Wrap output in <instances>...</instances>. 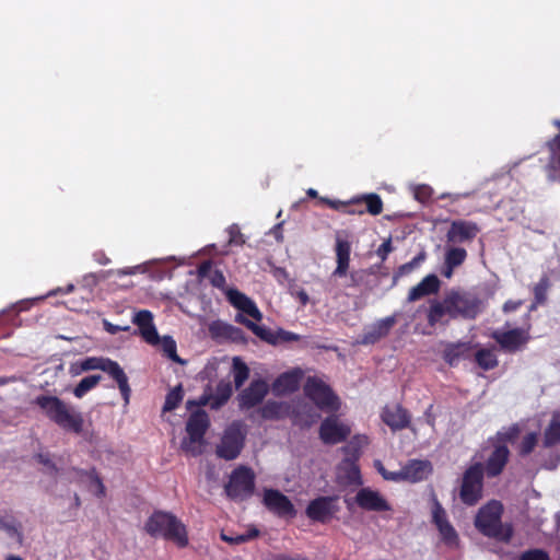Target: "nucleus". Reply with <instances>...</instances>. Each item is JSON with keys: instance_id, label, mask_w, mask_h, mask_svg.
<instances>
[{"instance_id": "f257e3e1", "label": "nucleus", "mask_w": 560, "mask_h": 560, "mask_svg": "<svg viewBox=\"0 0 560 560\" xmlns=\"http://www.w3.org/2000/svg\"><path fill=\"white\" fill-rule=\"evenodd\" d=\"M225 295L230 304L241 312L235 316V322L244 325L262 341L276 346L299 341L301 339L300 335L292 331H288L282 328H278L273 331L248 319L245 315L252 317L256 322H260L262 319V314L256 303L237 289H228L225 291Z\"/></svg>"}, {"instance_id": "f03ea898", "label": "nucleus", "mask_w": 560, "mask_h": 560, "mask_svg": "<svg viewBox=\"0 0 560 560\" xmlns=\"http://www.w3.org/2000/svg\"><path fill=\"white\" fill-rule=\"evenodd\" d=\"M521 433L522 425L520 423L503 427L494 436L489 438L491 451L485 462H476L474 465H479L488 479L498 478L510 462L511 451L508 445L515 444Z\"/></svg>"}, {"instance_id": "7ed1b4c3", "label": "nucleus", "mask_w": 560, "mask_h": 560, "mask_svg": "<svg viewBox=\"0 0 560 560\" xmlns=\"http://www.w3.org/2000/svg\"><path fill=\"white\" fill-rule=\"evenodd\" d=\"M32 404L46 419L63 431L77 435L83 433L84 418L82 413L58 396L40 394L33 399Z\"/></svg>"}, {"instance_id": "20e7f679", "label": "nucleus", "mask_w": 560, "mask_h": 560, "mask_svg": "<svg viewBox=\"0 0 560 560\" xmlns=\"http://www.w3.org/2000/svg\"><path fill=\"white\" fill-rule=\"evenodd\" d=\"M504 506L498 500H490L483 504L475 516V527L485 537L509 544L514 535L511 523H502Z\"/></svg>"}, {"instance_id": "39448f33", "label": "nucleus", "mask_w": 560, "mask_h": 560, "mask_svg": "<svg viewBox=\"0 0 560 560\" xmlns=\"http://www.w3.org/2000/svg\"><path fill=\"white\" fill-rule=\"evenodd\" d=\"M144 530L151 537H163L179 548L187 547L189 542L186 526L170 512L154 511L145 522Z\"/></svg>"}, {"instance_id": "423d86ee", "label": "nucleus", "mask_w": 560, "mask_h": 560, "mask_svg": "<svg viewBox=\"0 0 560 560\" xmlns=\"http://www.w3.org/2000/svg\"><path fill=\"white\" fill-rule=\"evenodd\" d=\"M450 307V319H475L481 312V300L463 290H451L445 294Z\"/></svg>"}, {"instance_id": "0eeeda50", "label": "nucleus", "mask_w": 560, "mask_h": 560, "mask_svg": "<svg viewBox=\"0 0 560 560\" xmlns=\"http://www.w3.org/2000/svg\"><path fill=\"white\" fill-rule=\"evenodd\" d=\"M82 362V366L85 368L86 372L101 370L107 373L113 380H115L125 405L129 404L131 388L128 383V377L118 362L104 357H88L83 359Z\"/></svg>"}, {"instance_id": "6e6552de", "label": "nucleus", "mask_w": 560, "mask_h": 560, "mask_svg": "<svg viewBox=\"0 0 560 560\" xmlns=\"http://www.w3.org/2000/svg\"><path fill=\"white\" fill-rule=\"evenodd\" d=\"M209 425V416L205 410L198 409L191 412L186 422L188 439L183 440L182 448L192 456L200 455L202 453L201 445L205 442V434Z\"/></svg>"}, {"instance_id": "1a4fd4ad", "label": "nucleus", "mask_w": 560, "mask_h": 560, "mask_svg": "<svg viewBox=\"0 0 560 560\" xmlns=\"http://www.w3.org/2000/svg\"><path fill=\"white\" fill-rule=\"evenodd\" d=\"M483 470L479 465L471 464L463 474L458 497L466 506H475L483 497Z\"/></svg>"}, {"instance_id": "9d476101", "label": "nucleus", "mask_w": 560, "mask_h": 560, "mask_svg": "<svg viewBox=\"0 0 560 560\" xmlns=\"http://www.w3.org/2000/svg\"><path fill=\"white\" fill-rule=\"evenodd\" d=\"M226 495L236 502L249 499L255 491V474L247 466L236 467L230 475L229 482L224 487Z\"/></svg>"}, {"instance_id": "9b49d317", "label": "nucleus", "mask_w": 560, "mask_h": 560, "mask_svg": "<svg viewBox=\"0 0 560 560\" xmlns=\"http://www.w3.org/2000/svg\"><path fill=\"white\" fill-rule=\"evenodd\" d=\"M340 512L338 495H319L311 500L305 509L306 516L315 523L327 524Z\"/></svg>"}, {"instance_id": "f8f14e48", "label": "nucleus", "mask_w": 560, "mask_h": 560, "mask_svg": "<svg viewBox=\"0 0 560 560\" xmlns=\"http://www.w3.org/2000/svg\"><path fill=\"white\" fill-rule=\"evenodd\" d=\"M244 442L245 435L242 433L240 424L232 423L225 429L220 444L217 445L215 454L222 459L233 460L241 454Z\"/></svg>"}, {"instance_id": "ddd939ff", "label": "nucleus", "mask_w": 560, "mask_h": 560, "mask_svg": "<svg viewBox=\"0 0 560 560\" xmlns=\"http://www.w3.org/2000/svg\"><path fill=\"white\" fill-rule=\"evenodd\" d=\"M491 338L499 345L501 351L513 354L526 348L530 335L527 329L517 327L509 330H494Z\"/></svg>"}, {"instance_id": "4468645a", "label": "nucleus", "mask_w": 560, "mask_h": 560, "mask_svg": "<svg viewBox=\"0 0 560 560\" xmlns=\"http://www.w3.org/2000/svg\"><path fill=\"white\" fill-rule=\"evenodd\" d=\"M351 434V428L335 415L326 417L319 427V439L326 445L345 442Z\"/></svg>"}, {"instance_id": "2eb2a0df", "label": "nucleus", "mask_w": 560, "mask_h": 560, "mask_svg": "<svg viewBox=\"0 0 560 560\" xmlns=\"http://www.w3.org/2000/svg\"><path fill=\"white\" fill-rule=\"evenodd\" d=\"M383 200L380 195L375 192L363 194L355 196L347 201V207L343 209L346 214L370 213L371 215H378L383 212Z\"/></svg>"}, {"instance_id": "dca6fc26", "label": "nucleus", "mask_w": 560, "mask_h": 560, "mask_svg": "<svg viewBox=\"0 0 560 560\" xmlns=\"http://www.w3.org/2000/svg\"><path fill=\"white\" fill-rule=\"evenodd\" d=\"M304 393L320 409L334 407L337 399L331 388L317 377L307 378Z\"/></svg>"}, {"instance_id": "f3484780", "label": "nucleus", "mask_w": 560, "mask_h": 560, "mask_svg": "<svg viewBox=\"0 0 560 560\" xmlns=\"http://www.w3.org/2000/svg\"><path fill=\"white\" fill-rule=\"evenodd\" d=\"M354 503L363 511L388 512L392 506L388 501L376 490L369 487L361 488L354 499Z\"/></svg>"}, {"instance_id": "a211bd4d", "label": "nucleus", "mask_w": 560, "mask_h": 560, "mask_svg": "<svg viewBox=\"0 0 560 560\" xmlns=\"http://www.w3.org/2000/svg\"><path fill=\"white\" fill-rule=\"evenodd\" d=\"M262 503L268 511L279 517L290 516L296 514L293 503L282 492L276 489H266L264 492Z\"/></svg>"}, {"instance_id": "6ab92c4d", "label": "nucleus", "mask_w": 560, "mask_h": 560, "mask_svg": "<svg viewBox=\"0 0 560 560\" xmlns=\"http://www.w3.org/2000/svg\"><path fill=\"white\" fill-rule=\"evenodd\" d=\"M269 386L262 378L253 380L249 386L238 394L241 409H250L258 406L267 396Z\"/></svg>"}, {"instance_id": "aec40b11", "label": "nucleus", "mask_w": 560, "mask_h": 560, "mask_svg": "<svg viewBox=\"0 0 560 560\" xmlns=\"http://www.w3.org/2000/svg\"><path fill=\"white\" fill-rule=\"evenodd\" d=\"M480 232L477 223L466 220H455L451 223L446 233L448 243L457 244L471 242Z\"/></svg>"}, {"instance_id": "412c9836", "label": "nucleus", "mask_w": 560, "mask_h": 560, "mask_svg": "<svg viewBox=\"0 0 560 560\" xmlns=\"http://www.w3.org/2000/svg\"><path fill=\"white\" fill-rule=\"evenodd\" d=\"M381 418L393 431L406 429L411 422V415L400 404L386 405L382 410Z\"/></svg>"}, {"instance_id": "4be33fe9", "label": "nucleus", "mask_w": 560, "mask_h": 560, "mask_svg": "<svg viewBox=\"0 0 560 560\" xmlns=\"http://www.w3.org/2000/svg\"><path fill=\"white\" fill-rule=\"evenodd\" d=\"M432 522L439 529L443 540L447 544H453L458 538L457 533L448 522L444 508L434 494L432 497Z\"/></svg>"}, {"instance_id": "5701e85b", "label": "nucleus", "mask_w": 560, "mask_h": 560, "mask_svg": "<svg viewBox=\"0 0 560 560\" xmlns=\"http://www.w3.org/2000/svg\"><path fill=\"white\" fill-rule=\"evenodd\" d=\"M474 345L470 341L447 342L442 351L443 360L450 366H456L462 360L471 357Z\"/></svg>"}, {"instance_id": "b1692460", "label": "nucleus", "mask_w": 560, "mask_h": 560, "mask_svg": "<svg viewBox=\"0 0 560 560\" xmlns=\"http://www.w3.org/2000/svg\"><path fill=\"white\" fill-rule=\"evenodd\" d=\"M132 323L138 326L141 337L150 345H158L160 337L153 324V315L148 310L138 311Z\"/></svg>"}, {"instance_id": "393cba45", "label": "nucleus", "mask_w": 560, "mask_h": 560, "mask_svg": "<svg viewBox=\"0 0 560 560\" xmlns=\"http://www.w3.org/2000/svg\"><path fill=\"white\" fill-rule=\"evenodd\" d=\"M441 288V281L434 273L425 276L417 285L412 287L407 296L409 303L421 300L425 296L436 294Z\"/></svg>"}, {"instance_id": "a878e982", "label": "nucleus", "mask_w": 560, "mask_h": 560, "mask_svg": "<svg viewBox=\"0 0 560 560\" xmlns=\"http://www.w3.org/2000/svg\"><path fill=\"white\" fill-rule=\"evenodd\" d=\"M427 320L430 327L436 325H447L450 319V307L446 303L445 296L443 300L433 299L429 301V307L427 310Z\"/></svg>"}, {"instance_id": "bb28decb", "label": "nucleus", "mask_w": 560, "mask_h": 560, "mask_svg": "<svg viewBox=\"0 0 560 560\" xmlns=\"http://www.w3.org/2000/svg\"><path fill=\"white\" fill-rule=\"evenodd\" d=\"M405 480L409 482H419L431 475L432 464L424 459H411L404 467Z\"/></svg>"}, {"instance_id": "cd10ccee", "label": "nucleus", "mask_w": 560, "mask_h": 560, "mask_svg": "<svg viewBox=\"0 0 560 560\" xmlns=\"http://www.w3.org/2000/svg\"><path fill=\"white\" fill-rule=\"evenodd\" d=\"M335 252L337 267L334 270V276L345 277L349 269L351 244L347 238H341L339 233L336 236Z\"/></svg>"}, {"instance_id": "c85d7f7f", "label": "nucleus", "mask_w": 560, "mask_h": 560, "mask_svg": "<svg viewBox=\"0 0 560 560\" xmlns=\"http://www.w3.org/2000/svg\"><path fill=\"white\" fill-rule=\"evenodd\" d=\"M396 323L395 316H387L385 318L376 322L369 330H366L362 336L363 345H374L382 338L386 337L393 326Z\"/></svg>"}, {"instance_id": "c756f323", "label": "nucleus", "mask_w": 560, "mask_h": 560, "mask_svg": "<svg viewBox=\"0 0 560 560\" xmlns=\"http://www.w3.org/2000/svg\"><path fill=\"white\" fill-rule=\"evenodd\" d=\"M299 386L300 374L298 372H285L275 380L272 389L277 395H284L296 392Z\"/></svg>"}, {"instance_id": "7c9ffc66", "label": "nucleus", "mask_w": 560, "mask_h": 560, "mask_svg": "<svg viewBox=\"0 0 560 560\" xmlns=\"http://www.w3.org/2000/svg\"><path fill=\"white\" fill-rule=\"evenodd\" d=\"M560 443V412H555L542 433V446L550 448Z\"/></svg>"}, {"instance_id": "2f4dec72", "label": "nucleus", "mask_w": 560, "mask_h": 560, "mask_svg": "<svg viewBox=\"0 0 560 560\" xmlns=\"http://www.w3.org/2000/svg\"><path fill=\"white\" fill-rule=\"evenodd\" d=\"M72 470L77 474V476L79 478L86 477L90 480V482H91L90 489L94 492V494L97 498L105 497L106 488L95 468H92L90 470L73 468Z\"/></svg>"}, {"instance_id": "473e14b6", "label": "nucleus", "mask_w": 560, "mask_h": 560, "mask_svg": "<svg viewBox=\"0 0 560 560\" xmlns=\"http://www.w3.org/2000/svg\"><path fill=\"white\" fill-rule=\"evenodd\" d=\"M539 434L538 432H527L522 436L520 443L516 445V454L521 458H525L530 455L536 446L538 445Z\"/></svg>"}, {"instance_id": "72a5a7b5", "label": "nucleus", "mask_w": 560, "mask_h": 560, "mask_svg": "<svg viewBox=\"0 0 560 560\" xmlns=\"http://www.w3.org/2000/svg\"><path fill=\"white\" fill-rule=\"evenodd\" d=\"M232 385L228 381H220L217 384L215 393L212 394L211 409H219L228 402L232 396Z\"/></svg>"}, {"instance_id": "f704fd0d", "label": "nucleus", "mask_w": 560, "mask_h": 560, "mask_svg": "<svg viewBox=\"0 0 560 560\" xmlns=\"http://www.w3.org/2000/svg\"><path fill=\"white\" fill-rule=\"evenodd\" d=\"M475 362L483 371H490L499 365V360L492 349L481 348L475 353Z\"/></svg>"}, {"instance_id": "c9c22d12", "label": "nucleus", "mask_w": 560, "mask_h": 560, "mask_svg": "<svg viewBox=\"0 0 560 560\" xmlns=\"http://www.w3.org/2000/svg\"><path fill=\"white\" fill-rule=\"evenodd\" d=\"M550 288V280L547 276H542L533 289L534 303L530 311L535 310L537 305H542L547 301V292Z\"/></svg>"}, {"instance_id": "e433bc0d", "label": "nucleus", "mask_w": 560, "mask_h": 560, "mask_svg": "<svg viewBox=\"0 0 560 560\" xmlns=\"http://www.w3.org/2000/svg\"><path fill=\"white\" fill-rule=\"evenodd\" d=\"M232 372L236 389L241 388L249 376L247 364L238 357L233 359Z\"/></svg>"}, {"instance_id": "4c0bfd02", "label": "nucleus", "mask_w": 560, "mask_h": 560, "mask_svg": "<svg viewBox=\"0 0 560 560\" xmlns=\"http://www.w3.org/2000/svg\"><path fill=\"white\" fill-rule=\"evenodd\" d=\"M102 380V375L93 374L83 377L73 388L74 397L82 398L86 393L95 388Z\"/></svg>"}, {"instance_id": "58836bf2", "label": "nucleus", "mask_w": 560, "mask_h": 560, "mask_svg": "<svg viewBox=\"0 0 560 560\" xmlns=\"http://www.w3.org/2000/svg\"><path fill=\"white\" fill-rule=\"evenodd\" d=\"M261 418L266 420H278L283 416V404L275 400H268L259 409Z\"/></svg>"}, {"instance_id": "ea45409f", "label": "nucleus", "mask_w": 560, "mask_h": 560, "mask_svg": "<svg viewBox=\"0 0 560 560\" xmlns=\"http://www.w3.org/2000/svg\"><path fill=\"white\" fill-rule=\"evenodd\" d=\"M357 463L358 462L340 463L339 466L341 470H345V477L347 479V482L350 485L362 483L361 471Z\"/></svg>"}, {"instance_id": "a19ab883", "label": "nucleus", "mask_w": 560, "mask_h": 560, "mask_svg": "<svg viewBox=\"0 0 560 560\" xmlns=\"http://www.w3.org/2000/svg\"><path fill=\"white\" fill-rule=\"evenodd\" d=\"M159 343H161L162 351L165 357L174 362L184 363V361L177 354L176 342L171 336H164L162 339H160Z\"/></svg>"}, {"instance_id": "79ce46f5", "label": "nucleus", "mask_w": 560, "mask_h": 560, "mask_svg": "<svg viewBox=\"0 0 560 560\" xmlns=\"http://www.w3.org/2000/svg\"><path fill=\"white\" fill-rule=\"evenodd\" d=\"M183 396H184V394H183V389H182L180 385H178L175 388H173L172 390H170L165 397L163 411L168 412V411L176 409L179 406V404L182 402Z\"/></svg>"}, {"instance_id": "37998d69", "label": "nucleus", "mask_w": 560, "mask_h": 560, "mask_svg": "<svg viewBox=\"0 0 560 560\" xmlns=\"http://www.w3.org/2000/svg\"><path fill=\"white\" fill-rule=\"evenodd\" d=\"M467 257V252L463 247H451L445 253V264H451L455 267L464 264Z\"/></svg>"}, {"instance_id": "c03bdc74", "label": "nucleus", "mask_w": 560, "mask_h": 560, "mask_svg": "<svg viewBox=\"0 0 560 560\" xmlns=\"http://www.w3.org/2000/svg\"><path fill=\"white\" fill-rule=\"evenodd\" d=\"M425 253L420 252L412 260L399 266L395 273V278L402 277L412 272L425 259Z\"/></svg>"}, {"instance_id": "a18cd8bd", "label": "nucleus", "mask_w": 560, "mask_h": 560, "mask_svg": "<svg viewBox=\"0 0 560 560\" xmlns=\"http://www.w3.org/2000/svg\"><path fill=\"white\" fill-rule=\"evenodd\" d=\"M231 324L222 320H214L209 326V332L213 339L225 340Z\"/></svg>"}, {"instance_id": "49530a36", "label": "nucleus", "mask_w": 560, "mask_h": 560, "mask_svg": "<svg viewBox=\"0 0 560 560\" xmlns=\"http://www.w3.org/2000/svg\"><path fill=\"white\" fill-rule=\"evenodd\" d=\"M518 560H550V556L544 549L533 548L523 551L520 555Z\"/></svg>"}, {"instance_id": "de8ad7c7", "label": "nucleus", "mask_w": 560, "mask_h": 560, "mask_svg": "<svg viewBox=\"0 0 560 560\" xmlns=\"http://www.w3.org/2000/svg\"><path fill=\"white\" fill-rule=\"evenodd\" d=\"M413 197L421 203L428 202L432 197V188L428 185H418L413 189Z\"/></svg>"}, {"instance_id": "09e8293b", "label": "nucleus", "mask_w": 560, "mask_h": 560, "mask_svg": "<svg viewBox=\"0 0 560 560\" xmlns=\"http://www.w3.org/2000/svg\"><path fill=\"white\" fill-rule=\"evenodd\" d=\"M341 450L345 454V458L341 463L358 462L361 456V452L349 442Z\"/></svg>"}, {"instance_id": "8fccbe9b", "label": "nucleus", "mask_w": 560, "mask_h": 560, "mask_svg": "<svg viewBox=\"0 0 560 560\" xmlns=\"http://www.w3.org/2000/svg\"><path fill=\"white\" fill-rule=\"evenodd\" d=\"M209 281L212 287L223 290L226 284V279L223 272L219 269H214L210 276Z\"/></svg>"}, {"instance_id": "3c124183", "label": "nucleus", "mask_w": 560, "mask_h": 560, "mask_svg": "<svg viewBox=\"0 0 560 560\" xmlns=\"http://www.w3.org/2000/svg\"><path fill=\"white\" fill-rule=\"evenodd\" d=\"M225 340L233 341V342H244L245 341L244 331L241 328L231 325Z\"/></svg>"}, {"instance_id": "603ef678", "label": "nucleus", "mask_w": 560, "mask_h": 560, "mask_svg": "<svg viewBox=\"0 0 560 560\" xmlns=\"http://www.w3.org/2000/svg\"><path fill=\"white\" fill-rule=\"evenodd\" d=\"M392 240L387 238L384 241L376 250V255L381 258L382 261L387 259L388 254L393 250Z\"/></svg>"}, {"instance_id": "864d4df0", "label": "nucleus", "mask_w": 560, "mask_h": 560, "mask_svg": "<svg viewBox=\"0 0 560 560\" xmlns=\"http://www.w3.org/2000/svg\"><path fill=\"white\" fill-rule=\"evenodd\" d=\"M349 443L355 446V448H358L362 453V448L370 443V440L365 434H357L352 436Z\"/></svg>"}, {"instance_id": "5fc2aeb1", "label": "nucleus", "mask_w": 560, "mask_h": 560, "mask_svg": "<svg viewBox=\"0 0 560 560\" xmlns=\"http://www.w3.org/2000/svg\"><path fill=\"white\" fill-rule=\"evenodd\" d=\"M211 404H212V394L205 393L203 395H201L199 397V399L197 401L188 400L187 407L189 408L191 405H196V406H209L211 408Z\"/></svg>"}, {"instance_id": "6e6d98bb", "label": "nucleus", "mask_w": 560, "mask_h": 560, "mask_svg": "<svg viewBox=\"0 0 560 560\" xmlns=\"http://www.w3.org/2000/svg\"><path fill=\"white\" fill-rule=\"evenodd\" d=\"M36 459L38 463L43 464L44 466L48 467L51 471L57 472L58 468L56 464L49 458L46 454H37Z\"/></svg>"}, {"instance_id": "4d7b16f0", "label": "nucleus", "mask_w": 560, "mask_h": 560, "mask_svg": "<svg viewBox=\"0 0 560 560\" xmlns=\"http://www.w3.org/2000/svg\"><path fill=\"white\" fill-rule=\"evenodd\" d=\"M212 265H211V261L210 260H206L203 262H201L198 267V276L200 278H209L210 273L212 272Z\"/></svg>"}, {"instance_id": "13d9d810", "label": "nucleus", "mask_w": 560, "mask_h": 560, "mask_svg": "<svg viewBox=\"0 0 560 560\" xmlns=\"http://www.w3.org/2000/svg\"><path fill=\"white\" fill-rule=\"evenodd\" d=\"M220 537L223 541L230 545H241L245 542V539L242 537V535L231 536L222 532Z\"/></svg>"}, {"instance_id": "bf43d9fd", "label": "nucleus", "mask_w": 560, "mask_h": 560, "mask_svg": "<svg viewBox=\"0 0 560 560\" xmlns=\"http://www.w3.org/2000/svg\"><path fill=\"white\" fill-rule=\"evenodd\" d=\"M383 478L385 480H390V481H402V480H405L404 468H401L398 471H387L386 475L383 474Z\"/></svg>"}, {"instance_id": "052dcab7", "label": "nucleus", "mask_w": 560, "mask_h": 560, "mask_svg": "<svg viewBox=\"0 0 560 560\" xmlns=\"http://www.w3.org/2000/svg\"><path fill=\"white\" fill-rule=\"evenodd\" d=\"M523 304V301L518 300V301H514V300H508L504 304H503V312L504 313H511V312H514L516 310H518Z\"/></svg>"}, {"instance_id": "680f3d73", "label": "nucleus", "mask_w": 560, "mask_h": 560, "mask_svg": "<svg viewBox=\"0 0 560 560\" xmlns=\"http://www.w3.org/2000/svg\"><path fill=\"white\" fill-rule=\"evenodd\" d=\"M323 201L331 209L341 211L343 213V209L347 207V201L340 200H331V199H323Z\"/></svg>"}, {"instance_id": "e2e57ef3", "label": "nucleus", "mask_w": 560, "mask_h": 560, "mask_svg": "<svg viewBox=\"0 0 560 560\" xmlns=\"http://www.w3.org/2000/svg\"><path fill=\"white\" fill-rule=\"evenodd\" d=\"M83 365V362L82 360L80 361H77L74 363H72L69 368V373L72 375V376H79L81 375L82 373L86 372L85 371V368L82 366Z\"/></svg>"}, {"instance_id": "0e129e2a", "label": "nucleus", "mask_w": 560, "mask_h": 560, "mask_svg": "<svg viewBox=\"0 0 560 560\" xmlns=\"http://www.w3.org/2000/svg\"><path fill=\"white\" fill-rule=\"evenodd\" d=\"M242 537L245 539V542L249 541V540H253L255 538H257L259 535H260V532L258 528H256L255 526H250L246 533L244 534H241Z\"/></svg>"}, {"instance_id": "69168bd1", "label": "nucleus", "mask_w": 560, "mask_h": 560, "mask_svg": "<svg viewBox=\"0 0 560 560\" xmlns=\"http://www.w3.org/2000/svg\"><path fill=\"white\" fill-rule=\"evenodd\" d=\"M104 325H105V329H106L108 332L113 334V335H114V334H117V332H119V331H127V330L129 329V327H128V326H126V327H120V326H117V325H113V324H110V323H108V322H105V323H104Z\"/></svg>"}, {"instance_id": "338daca9", "label": "nucleus", "mask_w": 560, "mask_h": 560, "mask_svg": "<svg viewBox=\"0 0 560 560\" xmlns=\"http://www.w3.org/2000/svg\"><path fill=\"white\" fill-rule=\"evenodd\" d=\"M456 267L451 265V264H445L444 262V268L442 270V275L445 277V278H451L453 276V271Z\"/></svg>"}, {"instance_id": "774afa93", "label": "nucleus", "mask_w": 560, "mask_h": 560, "mask_svg": "<svg viewBox=\"0 0 560 560\" xmlns=\"http://www.w3.org/2000/svg\"><path fill=\"white\" fill-rule=\"evenodd\" d=\"M278 560H308V559L303 556H295V557L282 556Z\"/></svg>"}]
</instances>
